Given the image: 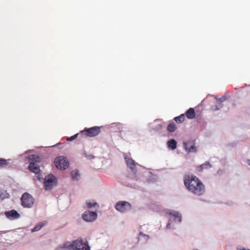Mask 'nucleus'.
Wrapping results in <instances>:
<instances>
[{"mask_svg": "<svg viewBox=\"0 0 250 250\" xmlns=\"http://www.w3.org/2000/svg\"><path fill=\"white\" fill-rule=\"evenodd\" d=\"M86 204L87 208H92L93 207L97 205V203L96 202H86Z\"/></svg>", "mask_w": 250, "mask_h": 250, "instance_id": "nucleus-26", "label": "nucleus"}, {"mask_svg": "<svg viewBox=\"0 0 250 250\" xmlns=\"http://www.w3.org/2000/svg\"><path fill=\"white\" fill-rule=\"evenodd\" d=\"M169 225V224L168 223V224H167V227H168Z\"/></svg>", "mask_w": 250, "mask_h": 250, "instance_id": "nucleus-30", "label": "nucleus"}, {"mask_svg": "<svg viewBox=\"0 0 250 250\" xmlns=\"http://www.w3.org/2000/svg\"><path fill=\"white\" fill-rule=\"evenodd\" d=\"M216 103L217 105L216 106V107L214 109V110H219L220 108H221L222 106V103L225 101L226 100V98L225 97H223L221 98L218 99L216 98Z\"/></svg>", "mask_w": 250, "mask_h": 250, "instance_id": "nucleus-16", "label": "nucleus"}, {"mask_svg": "<svg viewBox=\"0 0 250 250\" xmlns=\"http://www.w3.org/2000/svg\"><path fill=\"white\" fill-rule=\"evenodd\" d=\"M211 167V164L209 162H206L203 164H202V165H200V166L198 167H197V170L199 172H201V171H203L204 169H209V168H210Z\"/></svg>", "mask_w": 250, "mask_h": 250, "instance_id": "nucleus-13", "label": "nucleus"}, {"mask_svg": "<svg viewBox=\"0 0 250 250\" xmlns=\"http://www.w3.org/2000/svg\"><path fill=\"white\" fill-rule=\"evenodd\" d=\"M28 160L30 162H33L36 163H39L41 161L40 157L35 154H32L28 156Z\"/></svg>", "mask_w": 250, "mask_h": 250, "instance_id": "nucleus-17", "label": "nucleus"}, {"mask_svg": "<svg viewBox=\"0 0 250 250\" xmlns=\"http://www.w3.org/2000/svg\"><path fill=\"white\" fill-rule=\"evenodd\" d=\"M9 196V195L6 192V191H5L4 192H1L0 194V197L2 200L8 198Z\"/></svg>", "mask_w": 250, "mask_h": 250, "instance_id": "nucleus-25", "label": "nucleus"}, {"mask_svg": "<svg viewBox=\"0 0 250 250\" xmlns=\"http://www.w3.org/2000/svg\"><path fill=\"white\" fill-rule=\"evenodd\" d=\"M249 165H250V160L249 162Z\"/></svg>", "mask_w": 250, "mask_h": 250, "instance_id": "nucleus-29", "label": "nucleus"}, {"mask_svg": "<svg viewBox=\"0 0 250 250\" xmlns=\"http://www.w3.org/2000/svg\"><path fill=\"white\" fill-rule=\"evenodd\" d=\"M185 115L188 119H192L195 117V113L193 108H190L186 112Z\"/></svg>", "mask_w": 250, "mask_h": 250, "instance_id": "nucleus-14", "label": "nucleus"}, {"mask_svg": "<svg viewBox=\"0 0 250 250\" xmlns=\"http://www.w3.org/2000/svg\"><path fill=\"white\" fill-rule=\"evenodd\" d=\"M131 205L128 202L121 201L118 202L115 205V208L122 213L126 212L131 210Z\"/></svg>", "mask_w": 250, "mask_h": 250, "instance_id": "nucleus-5", "label": "nucleus"}, {"mask_svg": "<svg viewBox=\"0 0 250 250\" xmlns=\"http://www.w3.org/2000/svg\"><path fill=\"white\" fill-rule=\"evenodd\" d=\"M101 132V127L94 126L81 131V136L85 137H93L98 135Z\"/></svg>", "mask_w": 250, "mask_h": 250, "instance_id": "nucleus-3", "label": "nucleus"}, {"mask_svg": "<svg viewBox=\"0 0 250 250\" xmlns=\"http://www.w3.org/2000/svg\"><path fill=\"white\" fill-rule=\"evenodd\" d=\"M65 247L71 250H90L88 242L86 240L83 241L82 239H78L72 242H67Z\"/></svg>", "mask_w": 250, "mask_h": 250, "instance_id": "nucleus-2", "label": "nucleus"}, {"mask_svg": "<svg viewBox=\"0 0 250 250\" xmlns=\"http://www.w3.org/2000/svg\"><path fill=\"white\" fill-rule=\"evenodd\" d=\"M8 165L7 161L3 158L0 159V167H3Z\"/></svg>", "mask_w": 250, "mask_h": 250, "instance_id": "nucleus-24", "label": "nucleus"}, {"mask_svg": "<svg viewBox=\"0 0 250 250\" xmlns=\"http://www.w3.org/2000/svg\"><path fill=\"white\" fill-rule=\"evenodd\" d=\"M170 214L174 216L175 219H177L179 222H181L182 221L181 214L177 211H173V212H170Z\"/></svg>", "mask_w": 250, "mask_h": 250, "instance_id": "nucleus-22", "label": "nucleus"}, {"mask_svg": "<svg viewBox=\"0 0 250 250\" xmlns=\"http://www.w3.org/2000/svg\"><path fill=\"white\" fill-rule=\"evenodd\" d=\"M184 184L187 188L195 195H201L205 191V186L199 179L194 175H186Z\"/></svg>", "mask_w": 250, "mask_h": 250, "instance_id": "nucleus-1", "label": "nucleus"}, {"mask_svg": "<svg viewBox=\"0 0 250 250\" xmlns=\"http://www.w3.org/2000/svg\"><path fill=\"white\" fill-rule=\"evenodd\" d=\"M176 128H177V126H176V124L172 122V123H169L168 124V125H167V130L169 132H173L174 131H175Z\"/></svg>", "mask_w": 250, "mask_h": 250, "instance_id": "nucleus-20", "label": "nucleus"}, {"mask_svg": "<svg viewBox=\"0 0 250 250\" xmlns=\"http://www.w3.org/2000/svg\"><path fill=\"white\" fill-rule=\"evenodd\" d=\"M138 242H140L142 243H146L148 240L149 239V236L147 235L144 234L143 233H140L139 235L138 236Z\"/></svg>", "mask_w": 250, "mask_h": 250, "instance_id": "nucleus-15", "label": "nucleus"}, {"mask_svg": "<svg viewBox=\"0 0 250 250\" xmlns=\"http://www.w3.org/2000/svg\"><path fill=\"white\" fill-rule=\"evenodd\" d=\"M54 163L56 167L60 169H65L68 167V162L67 159L62 156H59L57 157Z\"/></svg>", "mask_w": 250, "mask_h": 250, "instance_id": "nucleus-7", "label": "nucleus"}, {"mask_svg": "<svg viewBox=\"0 0 250 250\" xmlns=\"http://www.w3.org/2000/svg\"><path fill=\"white\" fill-rule=\"evenodd\" d=\"M167 146L169 148L175 149L177 146V142L174 139H171L167 142Z\"/></svg>", "mask_w": 250, "mask_h": 250, "instance_id": "nucleus-19", "label": "nucleus"}, {"mask_svg": "<svg viewBox=\"0 0 250 250\" xmlns=\"http://www.w3.org/2000/svg\"><path fill=\"white\" fill-rule=\"evenodd\" d=\"M185 149L188 152H196V147H195V143L193 140H189L187 142L184 143Z\"/></svg>", "mask_w": 250, "mask_h": 250, "instance_id": "nucleus-9", "label": "nucleus"}, {"mask_svg": "<svg viewBox=\"0 0 250 250\" xmlns=\"http://www.w3.org/2000/svg\"><path fill=\"white\" fill-rule=\"evenodd\" d=\"M47 224V222L46 221L39 223L33 228V229L32 230V231L35 232L40 230L43 226H45Z\"/></svg>", "mask_w": 250, "mask_h": 250, "instance_id": "nucleus-18", "label": "nucleus"}, {"mask_svg": "<svg viewBox=\"0 0 250 250\" xmlns=\"http://www.w3.org/2000/svg\"><path fill=\"white\" fill-rule=\"evenodd\" d=\"M57 180L56 177L52 174H49L45 176L44 179V185L45 190H50L56 185Z\"/></svg>", "mask_w": 250, "mask_h": 250, "instance_id": "nucleus-6", "label": "nucleus"}, {"mask_svg": "<svg viewBox=\"0 0 250 250\" xmlns=\"http://www.w3.org/2000/svg\"><path fill=\"white\" fill-rule=\"evenodd\" d=\"M28 169L30 171L36 174H38L40 171L39 166L36 163L30 162L28 166Z\"/></svg>", "mask_w": 250, "mask_h": 250, "instance_id": "nucleus-11", "label": "nucleus"}, {"mask_svg": "<svg viewBox=\"0 0 250 250\" xmlns=\"http://www.w3.org/2000/svg\"><path fill=\"white\" fill-rule=\"evenodd\" d=\"M4 214L6 217L10 220L17 219L20 217V214L15 209L5 211Z\"/></svg>", "mask_w": 250, "mask_h": 250, "instance_id": "nucleus-10", "label": "nucleus"}, {"mask_svg": "<svg viewBox=\"0 0 250 250\" xmlns=\"http://www.w3.org/2000/svg\"><path fill=\"white\" fill-rule=\"evenodd\" d=\"M71 175L73 180H77L78 177L80 176L79 171L77 169L72 170L71 173Z\"/></svg>", "mask_w": 250, "mask_h": 250, "instance_id": "nucleus-23", "label": "nucleus"}, {"mask_svg": "<svg viewBox=\"0 0 250 250\" xmlns=\"http://www.w3.org/2000/svg\"><path fill=\"white\" fill-rule=\"evenodd\" d=\"M127 167L132 170L134 171L136 169V164L135 161L129 158L125 157Z\"/></svg>", "mask_w": 250, "mask_h": 250, "instance_id": "nucleus-12", "label": "nucleus"}, {"mask_svg": "<svg viewBox=\"0 0 250 250\" xmlns=\"http://www.w3.org/2000/svg\"><path fill=\"white\" fill-rule=\"evenodd\" d=\"M79 135H81V133L80 134H79V133L76 134L74 135L71 136L70 137L67 138V140L68 141H73V140L76 139Z\"/></svg>", "mask_w": 250, "mask_h": 250, "instance_id": "nucleus-27", "label": "nucleus"}, {"mask_svg": "<svg viewBox=\"0 0 250 250\" xmlns=\"http://www.w3.org/2000/svg\"><path fill=\"white\" fill-rule=\"evenodd\" d=\"M240 250H250L246 249L245 248H242V249H240Z\"/></svg>", "mask_w": 250, "mask_h": 250, "instance_id": "nucleus-28", "label": "nucleus"}, {"mask_svg": "<svg viewBox=\"0 0 250 250\" xmlns=\"http://www.w3.org/2000/svg\"><path fill=\"white\" fill-rule=\"evenodd\" d=\"M97 217L96 212L89 210L85 211L82 215L83 219L87 222H92L96 220Z\"/></svg>", "mask_w": 250, "mask_h": 250, "instance_id": "nucleus-8", "label": "nucleus"}, {"mask_svg": "<svg viewBox=\"0 0 250 250\" xmlns=\"http://www.w3.org/2000/svg\"><path fill=\"white\" fill-rule=\"evenodd\" d=\"M174 120L177 123H181L185 120V115L182 114L179 116L175 117Z\"/></svg>", "mask_w": 250, "mask_h": 250, "instance_id": "nucleus-21", "label": "nucleus"}, {"mask_svg": "<svg viewBox=\"0 0 250 250\" xmlns=\"http://www.w3.org/2000/svg\"><path fill=\"white\" fill-rule=\"evenodd\" d=\"M21 205L24 208H31L34 204V199L33 197L28 193H24L21 196Z\"/></svg>", "mask_w": 250, "mask_h": 250, "instance_id": "nucleus-4", "label": "nucleus"}]
</instances>
